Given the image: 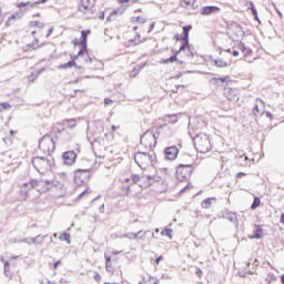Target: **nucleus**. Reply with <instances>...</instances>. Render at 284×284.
<instances>
[{
	"label": "nucleus",
	"instance_id": "e433bc0d",
	"mask_svg": "<svg viewBox=\"0 0 284 284\" xmlns=\"http://www.w3.org/2000/svg\"><path fill=\"white\" fill-rule=\"evenodd\" d=\"M17 20V16H11L8 18V20L6 21V26L7 28H10V26H12V21Z\"/></svg>",
	"mask_w": 284,
	"mask_h": 284
},
{
	"label": "nucleus",
	"instance_id": "e2e57ef3",
	"mask_svg": "<svg viewBox=\"0 0 284 284\" xmlns=\"http://www.w3.org/2000/svg\"><path fill=\"white\" fill-rule=\"evenodd\" d=\"M39 239H41V236H40V235H38V236L36 237V241H37V240H39Z\"/></svg>",
	"mask_w": 284,
	"mask_h": 284
},
{
	"label": "nucleus",
	"instance_id": "de8ad7c7",
	"mask_svg": "<svg viewBox=\"0 0 284 284\" xmlns=\"http://www.w3.org/2000/svg\"><path fill=\"white\" fill-rule=\"evenodd\" d=\"M235 30H237V34H243V28L241 26H236Z\"/></svg>",
	"mask_w": 284,
	"mask_h": 284
},
{
	"label": "nucleus",
	"instance_id": "4c0bfd02",
	"mask_svg": "<svg viewBox=\"0 0 284 284\" xmlns=\"http://www.w3.org/2000/svg\"><path fill=\"white\" fill-rule=\"evenodd\" d=\"M253 114L254 116H258V114H263V111L258 109V104H255V106L253 108Z\"/></svg>",
	"mask_w": 284,
	"mask_h": 284
},
{
	"label": "nucleus",
	"instance_id": "bb28decb",
	"mask_svg": "<svg viewBox=\"0 0 284 284\" xmlns=\"http://www.w3.org/2000/svg\"><path fill=\"white\" fill-rule=\"evenodd\" d=\"M247 9L251 10L255 21H257V23H261V19H258V11H256V7H254V2L250 1L246 3Z\"/></svg>",
	"mask_w": 284,
	"mask_h": 284
},
{
	"label": "nucleus",
	"instance_id": "6e6552de",
	"mask_svg": "<svg viewBox=\"0 0 284 284\" xmlns=\"http://www.w3.org/2000/svg\"><path fill=\"white\" fill-rule=\"evenodd\" d=\"M52 160L44 156H36L32 160L33 168L37 170V172H40V174H45V172H50V170H52Z\"/></svg>",
	"mask_w": 284,
	"mask_h": 284
},
{
	"label": "nucleus",
	"instance_id": "0eeeda50",
	"mask_svg": "<svg viewBox=\"0 0 284 284\" xmlns=\"http://www.w3.org/2000/svg\"><path fill=\"white\" fill-rule=\"evenodd\" d=\"M194 145L200 154H207V152L212 151V142L210 141V136L205 133H200L195 136Z\"/></svg>",
	"mask_w": 284,
	"mask_h": 284
},
{
	"label": "nucleus",
	"instance_id": "5fc2aeb1",
	"mask_svg": "<svg viewBox=\"0 0 284 284\" xmlns=\"http://www.w3.org/2000/svg\"><path fill=\"white\" fill-rule=\"evenodd\" d=\"M266 116H267L268 119H271V120L274 119V115H272V113H270V112L266 113Z\"/></svg>",
	"mask_w": 284,
	"mask_h": 284
},
{
	"label": "nucleus",
	"instance_id": "680f3d73",
	"mask_svg": "<svg viewBox=\"0 0 284 284\" xmlns=\"http://www.w3.org/2000/svg\"><path fill=\"white\" fill-rule=\"evenodd\" d=\"M130 2H132V3H139V1H135V0H130Z\"/></svg>",
	"mask_w": 284,
	"mask_h": 284
},
{
	"label": "nucleus",
	"instance_id": "ea45409f",
	"mask_svg": "<svg viewBox=\"0 0 284 284\" xmlns=\"http://www.w3.org/2000/svg\"><path fill=\"white\" fill-rule=\"evenodd\" d=\"M41 71H36L33 73H31V75L28 77L29 81H34V79H37L39 77Z\"/></svg>",
	"mask_w": 284,
	"mask_h": 284
},
{
	"label": "nucleus",
	"instance_id": "7c9ffc66",
	"mask_svg": "<svg viewBox=\"0 0 284 284\" xmlns=\"http://www.w3.org/2000/svg\"><path fill=\"white\" fill-rule=\"evenodd\" d=\"M224 94H225L226 99H229V101H234V99H236V97L239 95L236 93V91H234L232 89H226Z\"/></svg>",
	"mask_w": 284,
	"mask_h": 284
},
{
	"label": "nucleus",
	"instance_id": "5701e85b",
	"mask_svg": "<svg viewBox=\"0 0 284 284\" xmlns=\"http://www.w3.org/2000/svg\"><path fill=\"white\" fill-rule=\"evenodd\" d=\"M1 262L3 263V270H4V276H7L8 278L12 277L13 274V270H12V265L14 266V264H10V262L1 258Z\"/></svg>",
	"mask_w": 284,
	"mask_h": 284
},
{
	"label": "nucleus",
	"instance_id": "09e8293b",
	"mask_svg": "<svg viewBox=\"0 0 284 284\" xmlns=\"http://www.w3.org/2000/svg\"><path fill=\"white\" fill-rule=\"evenodd\" d=\"M243 176H247L244 172H240L236 174V179H243Z\"/></svg>",
	"mask_w": 284,
	"mask_h": 284
},
{
	"label": "nucleus",
	"instance_id": "c85d7f7f",
	"mask_svg": "<svg viewBox=\"0 0 284 284\" xmlns=\"http://www.w3.org/2000/svg\"><path fill=\"white\" fill-rule=\"evenodd\" d=\"M148 234V231H139L138 233H129L126 234L128 239H136V240H143L145 239V235Z\"/></svg>",
	"mask_w": 284,
	"mask_h": 284
},
{
	"label": "nucleus",
	"instance_id": "f704fd0d",
	"mask_svg": "<svg viewBox=\"0 0 284 284\" xmlns=\"http://www.w3.org/2000/svg\"><path fill=\"white\" fill-rule=\"evenodd\" d=\"M12 106L8 102L0 103V112H6V110H10Z\"/></svg>",
	"mask_w": 284,
	"mask_h": 284
},
{
	"label": "nucleus",
	"instance_id": "8fccbe9b",
	"mask_svg": "<svg viewBox=\"0 0 284 284\" xmlns=\"http://www.w3.org/2000/svg\"><path fill=\"white\" fill-rule=\"evenodd\" d=\"M161 261H163V255H160L156 260H155V264L159 265L161 263Z\"/></svg>",
	"mask_w": 284,
	"mask_h": 284
},
{
	"label": "nucleus",
	"instance_id": "4468645a",
	"mask_svg": "<svg viewBox=\"0 0 284 284\" xmlns=\"http://www.w3.org/2000/svg\"><path fill=\"white\" fill-rule=\"evenodd\" d=\"M141 145L145 148V150H152L156 146V136L154 133L146 131L141 136Z\"/></svg>",
	"mask_w": 284,
	"mask_h": 284
},
{
	"label": "nucleus",
	"instance_id": "dca6fc26",
	"mask_svg": "<svg viewBox=\"0 0 284 284\" xmlns=\"http://www.w3.org/2000/svg\"><path fill=\"white\" fill-rule=\"evenodd\" d=\"M135 163H138L139 168H148L150 163H152V156L146 152H138L134 156Z\"/></svg>",
	"mask_w": 284,
	"mask_h": 284
},
{
	"label": "nucleus",
	"instance_id": "9d476101",
	"mask_svg": "<svg viewBox=\"0 0 284 284\" xmlns=\"http://www.w3.org/2000/svg\"><path fill=\"white\" fill-rule=\"evenodd\" d=\"M73 179L78 187H83L88 185V183H90V179H92V173H90V170L78 169L74 172Z\"/></svg>",
	"mask_w": 284,
	"mask_h": 284
},
{
	"label": "nucleus",
	"instance_id": "c756f323",
	"mask_svg": "<svg viewBox=\"0 0 284 284\" xmlns=\"http://www.w3.org/2000/svg\"><path fill=\"white\" fill-rule=\"evenodd\" d=\"M214 201H216V197H207L205 199L201 205L204 210H210V207H212V203H214Z\"/></svg>",
	"mask_w": 284,
	"mask_h": 284
},
{
	"label": "nucleus",
	"instance_id": "6e6d98bb",
	"mask_svg": "<svg viewBox=\"0 0 284 284\" xmlns=\"http://www.w3.org/2000/svg\"><path fill=\"white\" fill-rule=\"evenodd\" d=\"M184 190H192V184L189 183V184L184 187Z\"/></svg>",
	"mask_w": 284,
	"mask_h": 284
},
{
	"label": "nucleus",
	"instance_id": "79ce46f5",
	"mask_svg": "<svg viewBox=\"0 0 284 284\" xmlns=\"http://www.w3.org/2000/svg\"><path fill=\"white\" fill-rule=\"evenodd\" d=\"M85 194H90V187H87V189L78 196V199H83V196H85Z\"/></svg>",
	"mask_w": 284,
	"mask_h": 284
},
{
	"label": "nucleus",
	"instance_id": "a211bd4d",
	"mask_svg": "<svg viewBox=\"0 0 284 284\" xmlns=\"http://www.w3.org/2000/svg\"><path fill=\"white\" fill-rule=\"evenodd\" d=\"M216 68H227V65L232 64V59L230 57L221 53V57L214 60Z\"/></svg>",
	"mask_w": 284,
	"mask_h": 284
},
{
	"label": "nucleus",
	"instance_id": "6ab92c4d",
	"mask_svg": "<svg viewBox=\"0 0 284 284\" xmlns=\"http://www.w3.org/2000/svg\"><path fill=\"white\" fill-rule=\"evenodd\" d=\"M49 0H37L34 2L31 1H27V2H19L17 4V8H19V10L23 9V8H38L39 6L43 4V3H48Z\"/></svg>",
	"mask_w": 284,
	"mask_h": 284
},
{
	"label": "nucleus",
	"instance_id": "72a5a7b5",
	"mask_svg": "<svg viewBox=\"0 0 284 284\" xmlns=\"http://www.w3.org/2000/svg\"><path fill=\"white\" fill-rule=\"evenodd\" d=\"M256 207H261V197H254L251 210H256Z\"/></svg>",
	"mask_w": 284,
	"mask_h": 284
},
{
	"label": "nucleus",
	"instance_id": "58836bf2",
	"mask_svg": "<svg viewBox=\"0 0 284 284\" xmlns=\"http://www.w3.org/2000/svg\"><path fill=\"white\" fill-rule=\"evenodd\" d=\"M178 121H179V118L176 115L168 116V123H176Z\"/></svg>",
	"mask_w": 284,
	"mask_h": 284
},
{
	"label": "nucleus",
	"instance_id": "cd10ccee",
	"mask_svg": "<svg viewBox=\"0 0 284 284\" xmlns=\"http://www.w3.org/2000/svg\"><path fill=\"white\" fill-rule=\"evenodd\" d=\"M145 68V63L143 64H136L135 67H133V70L130 71V77L132 79L139 77V73Z\"/></svg>",
	"mask_w": 284,
	"mask_h": 284
},
{
	"label": "nucleus",
	"instance_id": "9b49d317",
	"mask_svg": "<svg viewBox=\"0 0 284 284\" xmlns=\"http://www.w3.org/2000/svg\"><path fill=\"white\" fill-rule=\"evenodd\" d=\"M192 172H194V166L180 164L176 168L175 176L181 183H185L189 179H192Z\"/></svg>",
	"mask_w": 284,
	"mask_h": 284
},
{
	"label": "nucleus",
	"instance_id": "4d7b16f0",
	"mask_svg": "<svg viewBox=\"0 0 284 284\" xmlns=\"http://www.w3.org/2000/svg\"><path fill=\"white\" fill-rule=\"evenodd\" d=\"M281 223L284 224V213L281 214Z\"/></svg>",
	"mask_w": 284,
	"mask_h": 284
},
{
	"label": "nucleus",
	"instance_id": "2eb2a0df",
	"mask_svg": "<svg viewBox=\"0 0 284 284\" xmlns=\"http://www.w3.org/2000/svg\"><path fill=\"white\" fill-rule=\"evenodd\" d=\"M1 168L7 173L14 172L19 168V162L17 159H12V156H6L2 160Z\"/></svg>",
	"mask_w": 284,
	"mask_h": 284
},
{
	"label": "nucleus",
	"instance_id": "c03bdc74",
	"mask_svg": "<svg viewBox=\"0 0 284 284\" xmlns=\"http://www.w3.org/2000/svg\"><path fill=\"white\" fill-rule=\"evenodd\" d=\"M226 52H229V54H233V57H239V51L237 50H231V49H229V50H226Z\"/></svg>",
	"mask_w": 284,
	"mask_h": 284
},
{
	"label": "nucleus",
	"instance_id": "13d9d810",
	"mask_svg": "<svg viewBox=\"0 0 284 284\" xmlns=\"http://www.w3.org/2000/svg\"><path fill=\"white\" fill-rule=\"evenodd\" d=\"M120 3H130V0H120Z\"/></svg>",
	"mask_w": 284,
	"mask_h": 284
},
{
	"label": "nucleus",
	"instance_id": "864d4df0",
	"mask_svg": "<svg viewBox=\"0 0 284 284\" xmlns=\"http://www.w3.org/2000/svg\"><path fill=\"white\" fill-rule=\"evenodd\" d=\"M99 19H105V13L104 12H101L100 16H99Z\"/></svg>",
	"mask_w": 284,
	"mask_h": 284
},
{
	"label": "nucleus",
	"instance_id": "774afa93",
	"mask_svg": "<svg viewBox=\"0 0 284 284\" xmlns=\"http://www.w3.org/2000/svg\"><path fill=\"white\" fill-rule=\"evenodd\" d=\"M155 232H156V233H159V232H160V230H159V229H156V230H155Z\"/></svg>",
	"mask_w": 284,
	"mask_h": 284
},
{
	"label": "nucleus",
	"instance_id": "f8f14e48",
	"mask_svg": "<svg viewBox=\"0 0 284 284\" xmlns=\"http://www.w3.org/2000/svg\"><path fill=\"white\" fill-rule=\"evenodd\" d=\"M78 12L81 14H94L97 0H75Z\"/></svg>",
	"mask_w": 284,
	"mask_h": 284
},
{
	"label": "nucleus",
	"instance_id": "7ed1b4c3",
	"mask_svg": "<svg viewBox=\"0 0 284 284\" xmlns=\"http://www.w3.org/2000/svg\"><path fill=\"white\" fill-rule=\"evenodd\" d=\"M192 30V24L184 26L182 34H175L173 37L174 41L179 43V41L182 42L180 49L178 51L173 52V55L170 58L163 60L162 62L168 63H180V65H183V63H187V59H192L194 57V53L190 50V31Z\"/></svg>",
	"mask_w": 284,
	"mask_h": 284
},
{
	"label": "nucleus",
	"instance_id": "412c9836",
	"mask_svg": "<svg viewBox=\"0 0 284 284\" xmlns=\"http://www.w3.org/2000/svg\"><path fill=\"white\" fill-rule=\"evenodd\" d=\"M200 12L203 17H210V14H216V12H221V8L214 7V6H207V7H203Z\"/></svg>",
	"mask_w": 284,
	"mask_h": 284
},
{
	"label": "nucleus",
	"instance_id": "603ef678",
	"mask_svg": "<svg viewBox=\"0 0 284 284\" xmlns=\"http://www.w3.org/2000/svg\"><path fill=\"white\" fill-rule=\"evenodd\" d=\"M59 265H61V261H58L53 264V267L57 270V267H59Z\"/></svg>",
	"mask_w": 284,
	"mask_h": 284
},
{
	"label": "nucleus",
	"instance_id": "473e14b6",
	"mask_svg": "<svg viewBox=\"0 0 284 284\" xmlns=\"http://www.w3.org/2000/svg\"><path fill=\"white\" fill-rule=\"evenodd\" d=\"M173 230L172 229H168L165 227L164 230L161 231V236H168V239L172 240L174 239L173 234Z\"/></svg>",
	"mask_w": 284,
	"mask_h": 284
},
{
	"label": "nucleus",
	"instance_id": "aec40b11",
	"mask_svg": "<svg viewBox=\"0 0 284 284\" xmlns=\"http://www.w3.org/2000/svg\"><path fill=\"white\" fill-rule=\"evenodd\" d=\"M164 154L168 161H175L176 156H179V148L169 146L165 149Z\"/></svg>",
	"mask_w": 284,
	"mask_h": 284
},
{
	"label": "nucleus",
	"instance_id": "423d86ee",
	"mask_svg": "<svg viewBox=\"0 0 284 284\" xmlns=\"http://www.w3.org/2000/svg\"><path fill=\"white\" fill-rule=\"evenodd\" d=\"M32 190L38 191L39 194H43L48 192V185L45 182L39 180H30L29 182L22 184L20 186V195L22 196L23 201L30 196V192H32Z\"/></svg>",
	"mask_w": 284,
	"mask_h": 284
},
{
	"label": "nucleus",
	"instance_id": "a18cd8bd",
	"mask_svg": "<svg viewBox=\"0 0 284 284\" xmlns=\"http://www.w3.org/2000/svg\"><path fill=\"white\" fill-rule=\"evenodd\" d=\"M195 274H196V276H199V278L203 277V271L199 267L195 270Z\"/></svg>",
	"mask_w": 284,
	"mask_h": 284
},
{
	"label": "nucleus",
	"instance_id": "20e7f679",
	"mask_svg": "<svg viewBox=\"0 0 284 284\" xmlns=\"http://www.w3.org/2000/svg\"><path fill=\"white\" fill-rule=\"evenodd\" d=\"M28 32L31 33L33 41L27 45V50H37L45 45L48 38L54 32V27L45 24L43 20H32L29 22Z\"/></svg>",
	"mask_w": 284,
	"mask_h": 284
},
{
	"label": "nucleus",
	"instance_id": "bf43d9fd",
	"mask_svg": "<svg viewBox=\"0 0 284 284\" xmlns=\"http://www.w3.org/2000/svg\"><path fill=\"white\" fill-rule=\"evenodd\" d=\"M281 283L284 284V274L281 276Z\"/></svg>",
	"mask_w": 284,
	"mask_h": 284
},
{
	"label": "nucleus",
	"instance_id": "49530a36",
	"mask_svg": "<svg viewBox=\"0 0 284 284\" xmlns=\"http://www.w3.org/2000/svg\"><path fill=\"white\" fill-rule=\"evenodd\" d=\"M93 278H94V281H95L97 283H99L102 277H101V274L94 273Z\"/></svg>",
	"mask_w": 284,
	"mask_h": 284
},
{
	"label": "nucleus",
	"instance_id": "c9c22d12",
	"mask_svg": "<svg viewBox=\"0 0 284 284\" xmlns=\"http://www.w3.org/2000/svg\"><path fill=\"white\" fill-rule=\"evenodd\" d=\"M59 240H60V241H65L67 243H70V234H69V233H62V234L59 236Z\"/></svg>",
	"mask_w": 284,
	"mask_h": 284
},
{
	"label": "nucleus",
	"instance_id": "1a4fd4ad",
	"mask_svg": "<svg viewBox=\"0 0 284 284\" xmlns=\"http://www.w3.org/2000/svg\"><path fill=\"white\" fill-rule=\"evenodd\" d=\"M119 252H111L104 254V261H105V270L106 272H110L111 274H114L116 272V267H119Z\"/></svg>",
	"mask_w": 284,
	"mask_h": 284
},
{
	"label": "nucleus",
	"instance_id": "f3484780",
	"mask_svg": "<svg viewBox=\"0 0 284 284\" xmlns=\"http://www.w3.org/2000/svg\"><path fill=\"white\" fill-rule=\"evenodd\" d=\"M64 165H74L77 163V153L74 151H67L62 154Z\"/></svg>",
	"mask_w": 284,
	"mask_h": 284
},
{
	"label": "nucleus",
	"instance_id": "ddd939ff",
	"mask_svg": "<svg viewBox=\"0 0 284 284\" xmlns=\"http://www.w3.org/2000/svg\"><path fill=\"white\" fill-rule=\"evenodd\" d=\"M54 149V140L50 135L45 134L39 142V150L43 152V154H52Z\"/></svg>",
	"mask_w": 284,
	"mask_h": 284
},
{
	"label": "nucleus",
	"instance_id": "4be33fe9",
	"mask_svg": "<svg viewBox=\"0 0 284 284\" xmlns=\"http://www.w3.org/2000/svg\"><path fill=\"white\" fill-rule=\"evenodd\" d=\"M159 278L150 275V274H144L142 275L141 281L139 282V284H159Z\"/></svg>",
	"mask_w": 284,
	"mask_h": 284
},
{
	"label": "nucleus",
	"instance_id": "a878e982",
	"mask_svg": "<svg viewBox=\"0 0 284 284\" xmlns=\"http://www.w3.org/2000/svg\"><path fill=\"white\" fill-rule=\"evenodd\" d=\"M179 3L180 8H184V10H192L196 3V0H179Z\"/></svg>",
	"mask_w": 284,
	"mask_h": 284
},
{
	"label": "nucleus",
	"instance_id": "2f4dec72",
	"mask_svg": "<svg viewBox=\"0 0 284 284\" xmlns=\"http://www.w3.org/2000/svg\"><path fill=\"white\" fill-rule=\"evenodd\" d=\"M214 81V85H219L220 83H225L227 85V83L231 81L230 77L226 75L224 78H213Z\"/></svg>",
	"mask_w": 284,
	"mask_h": 284
},
{
	"label": "nucleus",
	"instance_id": "37998d69",
	"mask_svg": "<svg viewBox=\"0 0 284 284\" xmlns=\"http://www.w3.org/2000/svg\"><path fill=\"white\" fill-rule=\"evenodd\" d=\"M160 172H161L162 174H165V176H170V169H168V168L161 169Z\"/></svg>",
	"mask_w": 284,
	"mask_h": 284
},
{
	"label": "nucleus",
	"instance_id": "052dcab7",
	"mask_svg": "<svg viewBox=\"0 0 284 284\" xmlns=\"http://www.w3.org/2000/svg\"><path fill=\"white\" fill-rule=\"evenodd\" d=\"M112 130L114 131V130H119V126H112Z\"/></svg>",
	"mask_w": 284,
	"mask_h": 284
},
{
	"label": "nucleus",
	"instance_id": "a19ab883",
	"mask_svg": "<svg viewBox=\"0 0 284 284\" xmlns=\"http://www.w3.org/2000/svg\"><path fill=\"white\" fill-rule=\"evenodd\" d=\"M65 125H68V128H74L77 125V122L74 120H67Z\"/></svg>",
	"mask_w": 284,
	"mask_h": 284
},
{
	"label": "nucleus",
	"instance_id": "f03ea898",
	"mask_svg": "<svg viewBox=\"0 0 284 284\" xmlns=\"http://www.w3.org/2000/svg\"><path fill=\"white\" fill-rule=\"evenodd\" d=\"M131 26L135 36L133 38H129L125 42V45L128 47L139 45V43L146 41L150 32H152L156 27V22L146 18L145 14H139L131 18Z\"/></svg>",
	"mask_w": 284,
	"mask_h": 284
},
{
	"label": "nucleus",
	"instance_id": "69168bd1",
	"mask_svg": "<svg viewBox=\"0 0 284 284\" xmlns=\"http://www.w3.org/2000/svg\"><path fill=\"white\" fill-rule=\"evenodd\" d=\"M36 17H41V13L36 14Z\"/></svg>",
	"mask_w": 284,
	"mask_h": 284
},
{
	"label": "nucleus",
	"instance_id": "338daca9",
	"mask_svg": "<svg viewBox=\"0 0 284 284\" xmlns=\"http://www.w3.org/2000/svg\"><path fill=\"white\" fill-rule=\"evenodd\" d=\"M135 12H142V10L140 9V10H136Z\"/></svg>",
	"mask_w": 284,
	"mask_h": 284
},
{
	"label": "nucleus",
	"instance_id": "b1692460",
	"mask_svg": "<svg viewBox=\"0 0 284 284\" xmlns=\"http://www.w3.org/2000/svg\"><path fill=\"white\" fill-rule=\"evenodd\" d=\"M265 236V233H263V227L255 225L253 227V234L248 235V239H263Z\"/></svg>",
	"mask_w": 284,
	"mask_h": 284
},
{
	"label": "nucleus",
	"instance_id": "f257e3e1",
	"mask_svg": "<svg viewBox=\"0 0 284 284\" xmlns=\"http://www.w3.org/2000/svg\"><path fill=\"white\" fill-rule=\"evenodd\" d=\"M90 34H92L91 30H83L81 31L80 40H72L74 48L79 47L80 50L77 55H71V61L61 64L59 67L60 70H70L72 68L81 70L85 63H92V58H90V51L88 50V37H90Z\"/></svg>",
	"mask_w": 284,
	"mask_h": 284
},
{
	"label": "nucleus",
	"instance_id": "3c124183",
	"mask_svg": "<svg viewBox=\"0 0 284 284\" xmlns=\"http://www.w3.org/2000/svg\"><path fill=\"white\" fill-rule=\"evenodd\" d=\"M104 103H105V105H110L112 103V100L111 99H104Z\"/></svg>",
	"mask_w": 284,
	"mask_h": 284
},
{
	"label": "nucleus",
	"instance_id": "393cba45",
	"mask_svg": "<svg viewBox=\"0 0 284 284\" xmlns=\"http://www.w3.org/2000/svg\"><path fill=\"white\" fill-rule=\"evenodd\" d=\"M237 165H240V168H250V165H252V160H250L247 155H242L237 158Z\"/></svg>",
	"mask_w": 284,
	"mask_h": 284
},
{
	"label": "nucleus",
	"instance_id": "0e129e2a",
	"mask_svg": "<svg viewBox=\"0 0 284 284\" xmlns=\"http://www.w3.org/2000/svg\"><path fill=\"white\" fill-rule=\"evenodd\" d=\"M1 14H3V12H2V10H1V8H0V17H1Z\"/></svg>",
	"mask_w": 284,
	"mask_h": 284
},
{
	"label": "nucleus",
	"instance_id": "39448f33",
	"mask_svg": "<svg viewBox=\"0 0 284 284\" xmlns=\"http://www.w3.org/2000/svg\"><path fill=\"white\" fill-rule=\"evenodd\" d=\"M154 183V179L142 175H132L129 179L122 181L121 191L124 196H139L141 190H148Z\"/></svg>",
	"mask_w": 284,
	"mask_h": 284
}]
</instances>
